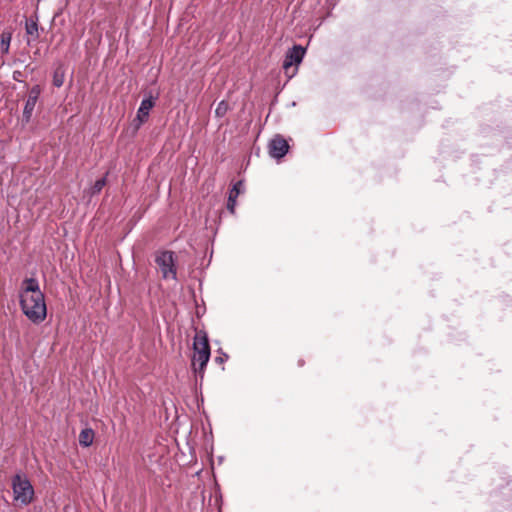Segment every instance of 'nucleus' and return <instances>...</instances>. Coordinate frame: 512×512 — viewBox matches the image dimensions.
<instances>
[{"label":"nucleus","instance_id":"f257e3e1","mask_svg":"<svg viewBox=\"0 0 512 512\" xmlns=\"http://www.w3.org/2000/svg\"><path fill=\"white\" fill-rule=\"evenodd\" d=\"M192 368L196 379L200 381L204 378L205 368L210 359V345L206 332L198 331L193 341Z\"/></svg>","mask_w":512,"mask_h":512},{"label":"nucleus","instance_id":"f03ea898","mask_svg":"<svg viewBox=\"0 0 512 512\" xmlns=\"http://www.w3.org/2000/svg\"><path fill=\"white\" fill-rule=\"evenodd\" d=\"M20 306L24 315L34 324L43 322L47 316V307L44 295L22 293Z\"/></svg>","mask_w":512,"mask_h":512},{"label":"nucleus","instance_id":"7ed1b4c3","mask_svg":"<svg viewBox=\"0 0 512 512\" xmlns=\"http://www.w3.org/2000/svg\"><path fill=\"white\" fill-rule=\"evenodd\" d=\"M14 501L23 506L31 504L34 500V488L26 475L16 474L12 478Z\"/></svg>","mask_w":512,"mask_h":512},{"label":"nucleus","instance_id":"20e7f679","mask_svg":"<svg viewBox=\"0 0 512 512\" xmlns=\"http://www.w3.org/2000/svg\"><path fill=\"white\" fill-rule=\"evenodd\" d=\"M155 262L158 265L164 279H176L177 270L174 252L162 251L156 255Z\"/></svg>","mask_w":512,"mask_h":512},{"label":"nucleus","instance_id":"39448f33","mask_svg":"<svg viewBox=\"0 0 512 512\" xmlns=\"http://www.w3.org/2000/svg\"><path fill=\"white\" fill-rule=\"evenodd\" d=\"M41 94L40 85H34L30 88L28 93V98L25 102L23 114H22V122L24 124H28L31 121L33 111L35 109L36 103Z\"/></svg>","mask_w":512,"mask_h":512},{"label":"nucleus","instance_id":"423d86ee","mask_svg":"<svg viewBox=\"0 0 512 512\" xmlns=\"http://www.w3.org/2000/svg\"><path fill=\"white\" fill-rule=\"evenodd\" d=\"M289 150V144L282 135H275L268 143L269 155L275 159H281Z\"/></svg>","mask_w":512,"mask_h":512},{"label":"nucleus","instance_id":"0eeeda50","mask_svg":"<svg viewBox=\"0 0 512 512\" xmlns=\"http://www.w3.org/2000/svg\"><path fill=\"white\" fill-rule=\"evenodd\" d=\"M305 53L306 50L304 47L301 45H294L285 55L282 65L283 69L287 72L293 65H299L302 62Z\"/></svg>","mask_w":512,"mask_h":512},{"label":"nucleus","instance_id":"6e6552de","mask_svg":"<svg viewBox=\"0 0 512 512\" xmlns=\"http://www.w3.org/2000/svg\"><path fill=\"white\" fill-rule=\"evenodd\" d=\"M156 99H157V96L153 97L150 95L148 98H144L141 101V104H140V107L138 108L137 116H136V119L139 121L138 126H140L141 124L145 123L148 120L150 110L154 107Z\"/></svg>","mask_w":512,"mask_h":512},{"label":"nucleus","instance_id":"1a4fd4ad","mask_svg":"<svg viewBox=\"0 0 512 512\" xmlns=\"http://www.w3.org/2000/svg\"><path fill=\"white\" fill-rule=\"evenodd\" d=\"M95 437L94 430L91 428L82 429L79 434V444L83 447H89L92 445Z\"/></svg>","mask_w":512,"mask_h":512},{"label":"nucleus","instance_id":"9d476101","mask_svg":"<svg viewBox=\"0 0 512 512\" xmlns=\"http://www.w3.org/2000/svg\"><path fill=\"white\" fill-rule=\"evenodd\" d=\"M12 40V32L10 30H4L0 34V49L3 55L9 53L10 43Z\"/></svg>","mask_w":512,"mask_h":512},{"label":"nucleus","instance_id":"9b49d317","mask_svg":"<svg viewBox=\"0 0 512 512\" xmlns=\"http://www.w3.org/2000/svg\"><path fill=\"white\" fill-rule=\"evenodd\" d=\"M24 284H25V288H24L23 293L33 294V296L44 295L41 292V290L39 288V283L35 278L26 279L24 281Z\"/></svg>","mask_w":512,"mask_h":512},{"label":"nucleus","instance_id":"f8f14e48","mask_svg":"<svg viewBox=\"0 0 512 512\" xmlns=\"http://www.w3.org/2000/svg\"><path fill=\"white\" fill-rule=\"evenodd\" d=\"M25 31L28 35H31L34 37V39H38L39 38V33H38V23H37V20H29V21H26V24H25Z\"/></svg>","mask_w":512,"mask_h":512},{"label":"nucleus","instance_id":"ddd939ff","mask_svg":"<svg viewBox=\"0 0 512 512\" xmlns=\"http://www.w3.org/2000/svg\"><path fill=\"white\" fill-rule=\"evenodd\" d=\"M107 176H108V172L105 174L104 177L96 180L94 185L91 187V191H90L91 195H97L102 191V189L104 188V186L107 183Z\"/></svg>","mask_w":512,"mask_h":512},{"label":"nucleus","instance_id":"4468645a","mask_svg":"<svg viewBox=\"0 0 512 512\" xmlns=\"http://www.w3.org/2000/svg\"><path fill=\"white\" fill-rule=\"evenodd\" d=\"M229 110V104L225 100H222L218 103L216 109H215V115L218 118L224 117Z\"/></svg>","mask_w":512,"mask_h":512},{"label":"nucleus","instance_id":"2eb2a0df","mask_svg":"<svg viewBox=\"0 0 512 512\" xmlns=\"http://www.w3.org/2000/svg\"><path fill=\"white\" fill-rule=\"evenodd\" d=\"M243 192H244V181L238 180L237 182H235L233 184L232 188L229 191V195H231V196L234 195V197H238Z\"/></svg>","mask_w":512,"mask_h":512},{"label":"nucleus","instance_id":"dca6fc26","mask_svg":"<svg viewBox=\"0 0 512 512\" xmlns=\"http://www.w3.org/2000/svg\"><path fill=\"white\" fill-rule=\"evenodd\" d=\"M237 198L238 197H234L231 196V195H228V200H227V209L228 211H230L232 214L235 212V207H236V204H237Z\"/></svg>","mask_w":512,"mask_h":512},{"label":"nucleus","instance_id":"f3484780","mask_svg":"<svg viewBox=\"0 0 512 512\" xmlns=\"http://www.w3.org/2000/svg\"><path fill=\"white\" fill-rule=\"evenodd\" d=\"M53 84L56 87H61L63 85V77H59L57 74H55L53 77Z\"/></svg>","mask_w":512,"mask_h":512},{"label":"nucleus","instance_id":"a211bd4d","mask_svg":"<svg viewBox=\"0 0 512 512\" xmlns=\"http://www.w3.org/2000/svg\"><path fill=\"white\" fill-rule=\"evenodd\" d=\"M228 359V355L226 353H222V355L215 357V362L218 364H223Z\"/></svg>","mask_w":512,"mask_h":512},{"label":"nucleus","instance_id":"6ab92c4d","mask_svg":"<svg viewBox=\"0 0 512 512\" xmlns=\"http://www.w3.org/2000/svg\"><path fill=\"white\" fill-rule=\"evenodd\" d=\"M304 364H305L304 359H299V360H298V366H299V367L304 366Z\"/></svg>","mask_w":512,"mask_h":512}]
</instances>
